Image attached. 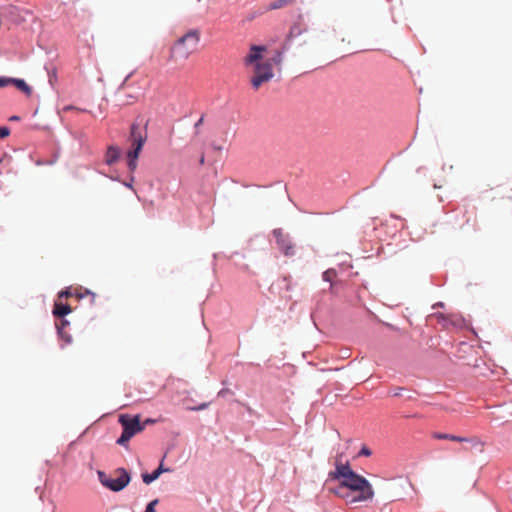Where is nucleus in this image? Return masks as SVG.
<instances>
[{
  "mask_svg": "<svg viewBox=\"0 0 512 512\" xmlns=\"http://www.w3.org/2000/svg\"><path fill=\"white\" fill-rule=\"evenodd\" d=\"M333 493L343 498L348 504L365 502L371 500L374 496L372 485L367 479L355 472L341 480Z\"/></svg>",
  "mask_w": 512,
  "mask_h": 512,
  "instance_id": "nucleus-1",
  "label": "nucleus"
},
{
  "mask_svg": "<svg viewBox=\"0 0 512 512\" xmlns=\"http://www.w3.org/2000/svg\"><path fill=\"white\" fill-rule=\"evenodd\" d=\"M265 51V46L252 45L243 60L245 66L253 65L254 75L251 78V85L255 90L269 82L274 76L271 61H261Z\"/></svg>",
  "mask_w": 512,
  "mask_h": 512,
  "instance_id": "nucleus-2",
  "label": "nucleus"
},
{
  "mask_svg": "<svg viewBox=\"0 0 512 512\" xmlns=\"http://www.w3.org/2000/svg\"><path fill=\"white\" fill-rule=\"evenodd\" d=\"M200 42V31L189 30L181 36L170 48L169 61L178 63L185 61L194 52Z\"/></svg>",
  "mask_w": 512,
  "mask_h": 512,
  "instance_id": "nucleus-3",
  "label": "nucleus"
},
{
  "mask_svg": "<svg viewBox=\"0 0 512 512\" xmlns=\"http://www.w3.org/2000/svg\"><path fill=\"white\" fill-rule=\"evenodd\" d=\"M147 140L146 129H141L136 123H133L130 128V135L128 141L131 144V149L127 152L128 166L131 171L135 170L137 166V159L142 150L143 145Z\"/></svg>",
  "mask_w": 512,
  "mask_h": 512,
  "instance_id": "nucleus-4",
  "label": "nucleus"
},
{
  "mask_svg": "<svg viewBox=\"0 0 512 512\" xmlns=\"http://www.w3.org/2000/svg\"><path fill=\"white\" fill-rule=\"evenodd\" d=\"M119 423L122 425L123 432L117 440V444L124 446L134 435L144 430V424L140 422V416H131L122 414L119 416Z\"/></svg>",
  "mask_w": 512,
  "mask_h": 512,
  "instance_id": "nucleus-5",
  "label": "nucleus"
},
{
  "mask_svg": "<svg viewBox=\"0 0 512 512\" xmlns=\"http://www.w3.org/2000/svg\"><path fill=\"white\" fill-rule=\"evenodd\" d=\"M98 478L103 486L115 492L123 490L130 482V475L124 468H117L111 475L99 471Z\"/></svg>",
  "mask_w": 512,
  "mask_h": 512,
  "instance_id": "nucleus-6",
  "label": "nucleus"
},
{
  "mask_svg": "<svg viewBox=\"0 0 512 512\" xmlns=\"http://www.w3.org/2000/svg\"><path fill=\"white\" fill-rule=\"evenodd\" d=\"M276 239L278 248L282 251L285 256H293L295 254V247L292 243L289 235L282 229H274L272 232Z\"/></svg>",
  "mask_w": 512,
  "mask_h": 512,
  "instance_id": "nucleus-7",
  "label": "nucleus"
},
{
  "mask_svg": "<svg viewBox=\"0 0 512 512\" xmlns=\"http://www.w3.org/2000/svg\"><path fill=\"white\" fill-rule=\"evenodd\" d=\"M432 437L434 439H437V440H449V441H454V442H466V443H470L474 447H480L481 449L484 446V443L478 437H476V436L467 438V437L456 436V435H453V434L434 432L432 434Z\"/></svg>",
  "mask_w": 512,
  "mask_h": 512,
  "instance_id": "nucleus-8",
  "label": "nucleus"
},
{
  "mask_svg": "<svg viewBox=\"0 0 512 512\" xmlns=\"http://www.w3.org/2000/svg\"><path fill=\"white\" fill-rule=\"evenodd\" d=\"M335 465V470L329 473L330 479L341 481L354 473V471L351 469L348 463L342 464L339 460H336Z\"/></svg>",
  "mask_w": 512,
  "mask_h": 512,
  "instance_id": "nucleus-9",
  "label": "nucleus"
},
{
  "mask_svg": "<svg viewBox=\"0 0 512 512\" xmlns=\"http://www.w3.org/2000/svg\"><path fill=\"white\" fill-rule=\"evenodd\" d=\"M169 468H165L162 463H160L159 467L153 471L151 474L145 473L142 474V479L145 484H150L156 479L159 478V476L164 472H169Z\"/></svg>",
  "mask_w": 512,
  "mask_h": 512,
  "instance_id": "nucleus-10",
  "label": "nucleus"
},
{
  "mask_svg": "<svg viewBox=\"0 0 512 512\" xmlns=\"http://www.w3.org/2000/svg\"><path fill=\"white\" fill-rule=\"evenodd\" d=\"M120 155H121L120 149L116 146L111 145L107 148V151L105 154V162L108 165H112L119 160Z\"/></svg>",
  "mask_w": 512,
  "mask_h": 512,
  "instance_id": "nucleus-11",
  "label": "nucleus"
},
{
  "mask_svg": "<svg viewBox=\"0 0 512 512\" xmlns=\"http://www.w3.org/2000/svg\"><path fill=\"white\" fill-rule=\"evenodd\" d=\"M71 307L68 304H64L61 301H57L54 304L53 314L56 317H64L71 312Z\"/></svg>",
  "mask_w": 512,
  "mask_h": 512,
  "instance_id": "nucleus-12",
  "label": "nucleus"
},
{
  "mask_svg": "<svg viewBox=\"0 0 512 512\" xmlns=\"http://www.w3.org/2000/svg\"><path fill=\"white\" fill-rule=\"evenodd\" d=\"M19 91L23 92L25 95L29 96L31 94L30 86L22 79L13 78L12 85Z\"/></svg>",
  "mask_w": 512,
  "mask_h": 512,
  "instance_id": "nucleus-13",
  "label": "nucleus"
},
{
  "mask_svg": "<svg viewBox=\"0 0 512 512\" xmlns=\"http://www.w3.org/2000/svg\"><path fill=\"white\" fill-rule=\"evenodd\" d=\"M73 295H74V293L72 291L65 290V291L60 292L59 299H61L62 297H70ZM86 295H91L93 298L95 297V294L90 292L89 290H85L84 293H75V296L78 298H83Z\"/></svg>",
  "mask_w": 512,
  "mask_h": 512,
  "instance_id": "nucleus-14",
  "label": "nucleus"
},
{
  "mask_svg": "<svg viewBox=\"0 0 512 512\" xmlns=\"http://www.w3.org/2000/svg\"><path fill=\"white\" fill-rule=\"evenodd\" d=\"M295 0H276L274 2H272L270 5H269V9L270 10H276V9H280L282 7H285L287 5H290L294 2Z\"/></svg>",
  "mask_w": 512,
  "mask_h": 512,
  "instance_id": "nucleus-15",
  "label": "nucleus"
},
{
  "mask_svg": "<svg viewBox=\"0 0 512 512\" xmlns=\"http://www.w3.org/2000/svg\"><path fill=\"white\" fill-rule=\"evenodd\" d=\"M335 276H336V271L333 269L326 270L322 275L323 280L326 282H332L333 279L335 278Z\"/></svg>",
  "mask_w": 512,
  "mask_h": 512,
  "instance_id": "nucleus-16",
  "label": "nucleus"
},
{
  "mask_svg": "<svg viewBox=\"0 0 512 512\" xmlns=\"http://www.w3.org/2000/svg\"><path fill=\"white\" fill-rule=\"evenodd\" d=\"M13 78L0 77V88L8 87L12 85Z\"/></svg>",
  "mask_w": 512,
  "mask_h": 512,
  "instance_id": "nucleus-17",
  "label": "nucleus"
},
{
  "mask_svg": "<svg viewBox=\"0 0 512 512\" xmlns=\"http://www.w3.org/2000/svg\"><path fill=\"white\" fill-rule=\"evenodd\" d=\"M268 61H271L272 65L273 64L279 65L282 61V52L277 51L276 55L272 59H269Z\"/></svg>",
  "mask_w": 512,
  "mask_h": 512,
  "instance_id": "nucleus-18",
  "label": "nucleus"
},
{
  "mask_svg": "<svg viewBox=\"0 0 512 512\" xmlns=\"http://www.w3.org/2000/svg\"><path fill=\"white\" fill-rule=\"evenodd\" d=\"M136 101V97L131 95V94H127L125 95V99L122 100V104L123 105H130L132 103H134Z\"/></svg>",
  "mask_w": 512,
  "mask_h": 512,
  "instance_id": "nucleus-19",
  "label": "nucleus"
},
{
  "mask_svg": "<svg viewBox=\"0 0 512 512\" xmlns=\"http://www.w3.org/2000/svg\"><path fill=\"white\" fill-rule=\"evenodd\" d=\"M71 110L76 111V112H86L87 111L86 109H81V108L70 106V105L64 106L62 108V112H67V111H71Z\"/></svg>",
  "mask_w": 512,
  "mask_h": 512,
  "instance_id": "nucleus-20",
  "label": "nucleus"
},
{
  "mask_svg": "<svg viewBox=\"0 0 512 512\" xmlns=\"http://www.w3.org/2000/svg\"><path fill=\"white\" fill-rule=\"evenodd\" d=\"M158 504V499L151 501L145 509V512H155V506Z\"/></svg>",
  "mask_w": 512,
  "mask_h": 512,
  "instance_id": "nucleus-21",
  "label": "nucleus"
},
{
  "mask_svg": "<svg viewBox=\"0 0 512 512\" xmlns=\"http://www.w3.org/2000/svg\"><path fill=\"white\" fill-rule=\"evenodd\" d=\"M10 135V129L8 127H0V138H6Z\"/></svg>",
  "mask_w": 512,
  "mask_h": 512,
  "instance_id": "nucleus-22",
  "label": "nucleus"
},
{
  "mask_svg": "<svg viewBox=\"0 0 512 512\" xmlns=\"http://www.w3.org/2000/svg\"><path fill=\"white\" fill-rule=\"evenodd\" d=\"M372 454L371 450L367 446H363L359 452L360 456H370Z\"/></svg>",
  "mask_w": 512,
  "mask_h": 512,
  "instance_id": "nucleus-23",
  "label": "nucleus"
},
{
  "mask_svg": "<svg viewBox=\"0 0 512 512\" xmlns=\"http://www.w3.org/2000/svg\"><path fill=\"white\" fill-rule=\"evenodd\" d=\"M232 184H235L234 180H228V179L223 180V188L224 189H233L232 187H230V185H232Z\"/></svg>",
  "mask_w": 512,
  "mask_h": 512,
  "instance_id": "nucleus-24",
  "label": "nucleus"
},
{
  "mask_svg": "<svg viewBox=\"0 0 512 512\" xmlns=\"http://www.w3.org/2000/svg\"><path fill=\"white\" fill-rule=\"evenodd\" d=\"M208 406H209V403H202L197 407L191 408V410L200 411V410L206 409Z\"/></svg>",
  "mask_w": 512,
  "mask_h": 512,
  "instance_id": "nucleus-25",
  "label": "nucleus"
},
{
  "mask_svg": "<svg viewBox=\"0 0 512 512\" xmlns=\"http://www.w3.org/2000/svg\"><path fill=\"white\" fill-rule=\"evenodd\" d=\"M203 122H204V116H201L199 118V120L194 125V128H195L196 132H198V129L203 124Z\"/></svg>",
  "mask_w": 512,
  "mask_h": 512,
  "instance_id": "nucleus-26",
  "label": "nucleus"
},
{
  "mask_svg": "<svg viewBox=\"0 0 512 512\" xmlns=\"http://www.w3.org/2000/svg\"><path fill=\"white\" fill-rule=\"evenodd\" d=\"M277 184H278V187H277L278 190H286L287 189L286 185L283 184L282 182H278Z\"/></svg>",
  "mask_w": 512,
  "mask_h": 512,
  "instance_id": "nucleus-27",
  "label": "nucleus"
},
{
  "mask_svg": "<svg viewBox=\"0 0 512 512\" xmlns=\"http://www.w3.org/2000/svg\"><path fill=\"white\" fill-rule=\"evenodd\" d=\"M48 75H49V84L52 86L53 85V78H55V73H53V74L48 73Z\"/></svg>",
  "mask_w": 512,
  "mask_h": 512,
  "instance_id": "nucleus-28",
  "label": "nucleus"
},
{
  "mask_svg": "<svg viewBox=\"0 0 512 512\" xmlns=\"http://www.w3.org/2000/svg\"><path fill=\"white\" fill-rule=\"evenodd\" d=\"M155 422H156V421H155L154 419H150V418H148V419H146V420H145V422H144L143 424H144V426H145L146 424H153V423H155Z\"/></svg>",
  "mask_w": 512,
  "mask_h": 512,
  "instance_id": "nucleus-29",
  "label": "nucleus"
},
{
  "mask_svg": "<svg viewBox=\"0 0 512 512\" xmlns=\"http://www.w3.org/2000/svg\"><path fill=\"white\" fill-rule=\"evenodd\" d=\"M199 162H200V164H201V165H203V164H204V162H205V157H204V155H202V156L200 157Z\"/></svg>",
  "mask_w": 512,
  "mask_h": 512,
  "instance_id": "nucleus-30",
  "label": "nucleus"
},
{
  "mask_svg": "<svg viewBox=\"0 0 512 512\" xmlns=\"http://www.w3.org/2000/svg\"><path fill=\"white\" fill-rule=\"evenodd\" d=\"M9 120L10 121H16V120H19V117L18 116H12V117H10Z\"/></svg>",
  "mask_w": 512,
  "mask_h": 512,
  "instance_id": "nucleus-31",
  "label": "nucleus"
},
{
  "mask_svg": "<svg viewBox=\"0 0 512 512\" xmlns=\"http://www.w3.org/2000/svg\"><path fill=\"white\" fill-rule=\"evenodd\" d=\"M66 324H68V322L66 320H61V326H65Z\"/></svg>",
  "mask_w": 512,
  "mask_h": 512,
  "instance_id": "nucleus-32",
  "label": "nucleus"
}]
</instances>
